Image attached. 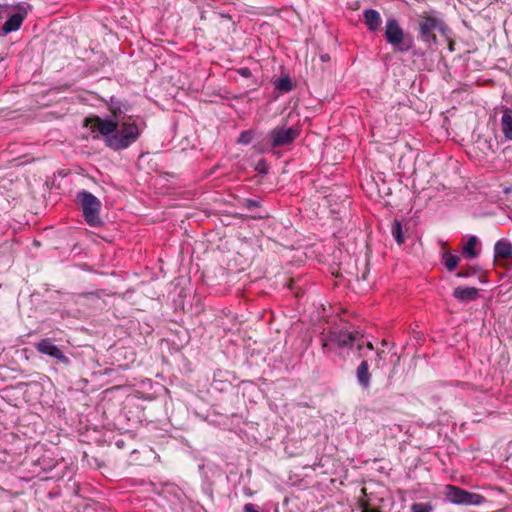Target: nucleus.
Masks as SVG:
<instances>
[{"instance_id": "obj_27", "label": "nucleus", "mask_w": 512, "mask_h": 512, "mask_svg": "<svg viewBox=\"0 0 512 512\" xmlns=\"http://www.w3.org/2000/svg\"><path fill=\"white\" fill-rule=\"evenodd\" d=\"M238 74L244 78L252 77V72L248 67H241L237 70Z\"/></svg>"}, {"instance_id": "obj_22", "label": "nucleus", "mask_w": 512, "mask_h": 512, "mask_svg": "<svg viewBox=\"0 0 512 512\" xmlns=\"http://www.w3.org/2000/svg\"><path fill=\"white\" fill-rule=\"evenodd\" d=\"M254 135V130H244L240 133L237 143L242 145H248L253 141Z\"/></svg>"}, {"instance_id": "obj_5", "label": "nucleus", "mask_w": 512, "mask_h": 512, "mask_svg": "<svg viewBox=\"0 0 512 512\" xmlns=\"http://www.w3.org/2000/svg\"><path fill=\"white\" fill-rule=\"evenodd\" d=\"M299 135L300 129L296 126H276L267 133L265 139L255 144L254 148L262 153L271 151L292 144Z\"/></svg>"}, {"instance_id": "obj_15", "label": "nucleus", "mask_w": 512, "mask_h": 512, "mask_svg": "<svg viewBox=\"0 0 512 512\" xmlns=\"http://www.w3.org/2000/svg\"><path fill=\"white\" fill-rule=\"evenodd\" d=\"M501 130L507 140L512 141V110L506 108L501 117Z\"/></svg>"}, {"instance_id": "obj_6", "label": "nucleus", "mask_w": 512, "mask_h": 512, "mask_svg": "<svg viewBox=\"0 0 512 512\" xmlns=\"http://www.w3.org/2000/svg\"><path fill=\"white\" fill-rule=\"evenodd\" d=\"M76 200L81 206L85 222L91 227H101L104 222L100 217L101 201L87 190H81L76 195Z\"/></svg>"}, {"instance_id": "obj_20", "label": "nucleus", "mask_w": 512, "mask_h": 512, "mask_svg": "<svg viewBox=\"0 0 512 512\" xmlns=\"http://www.w3.org/2000/svg\"><path fill=\"white\" fill-rule=\"evenodd\" d=\"M275 88L281 92H290L293 88L292 80L289 76L278 78L274 82Z\"/></svg>"}, {"instance_id": "obj_9", "label": "nucleus", "mask_w": 512, "mask_h": 512, "mask_svg": "<svg viewBox=\"0 0 512 512\" xmlns=\"http://www.w3.org/2000/svg\"><path fill=\"white\" fill-rule=\"evenodd\" d=\"M481 252V243L477 236L471 235L462 246L464 258L472 260L477 258Z\"/></svg>"}, {"instance_id": "obj_35", "label": "nucleus", "mask_w": 512, "mask_h": 512, "mask_svg": "<svg viewBox=\"0 0 512 512\" xmlns=\"http://www.w3.org/2000/svg\"><path fill=\"white\" fill-rule=\"evenodd\" d=\"M117 445H118L119 447H120V446H122L121 441H118V442H117Z\"/></svg>"}, {"instance_id": "obj_12", "label": "nucleus", "mask_w": 512, "mask_h": 512, "mask_svg": "<svg viewBox=\"0 0 512 512\" xmlns=\"http://www.w3.org/2000/svg\"><path fill=\"white\" fill-rule=\"evenodd\" d=\"M364 23L369 32H377L381 29L382 18L380 13L375 9H365L363 11Z\"/></svg>"}, {"instance_id": "obj_31", "label": "nucleus", "mask_w": 512, "mask_h": 512, "mask_svg": "<svg viewBox=\"0 0 512 512\" xmlns=\"http://www.w3.org/2000/svg\"><path fill=\"white\" fill-rule=\"evenodd\" d=\"M362 512H381L378 508H373L368 505L362 508Z\"/></svg>"}, {"instance_id": "obj_19", "label": "nucleus", "mask_w": 512, "mask_h": 512, "mask_svg": "<svg viewBox=\"0 0 512 512\" xmlns=\"http://www.w3.org/2000/svg\"><path fill=\"white\" fill-rule=\"evenodd\" d=\"M461 505H473V506H479L483 504L486 499L484 496L469 492L467 490L464 491L463 498H461Z\"/></svg>"}, {"instance_id": "obj_24", "label": "nucleus", "mask_w": 512, "mask_h": 512, "mask_svg": "<svg viewBox=\"0 0 512 512\" xmlns=\"http://www.w3.org/2000/svg\"><path fill=\"white\" fill-rule=\"evenodd\" d=\"M434 509L430 502H419L411 505V512H432Z\"/></svg>"}, {"instance_id": "obj_11", "label": "nucleus", "mask_w": 512, "mask_h": 512, "mask_svg": "<svg viewBox=\"0 0 512 512\" xmlns=\"http://www.w3.org/2000/svg\"><path fill=\"white\" fill-rule=\"evenodd\" d=\"M452 295L461 303H469L479 297V289L475 287L458 286L453 290Z\"/></svg>"}, {"instance_id": "obj_29", "label": "nucleus", "mask_w": 512, "mask_h": 512, "mask_svg": "<svg viewBox=\"0 0 512 512\" xmlns=\"http://www.w3.org/2000/svg\"><path fill=\"white\" fill-rule=\"evenodd\" d=\"M384 360V351H377L376 352V357H375V362H376V365L379 366L380 364V361Z\"/></svg>"}, {"instance_id": "obj_25", "label": "nucleus", "mask_w": 512, "mask_h": 512, "mask_svg": "<svg viewBox=\"0 0 512 512\" xmlns=\"http://www.w3.org/2000/svg\"><path fill=\"white\" fill-rule=\"evenodd\" d=\"M241 205L247 210H252L253 208L260 207V201L256 199L245 198L241 201Z\"/></svg>"}, {"instance_id": "obj_34", "label": "nucleus", "mask_w": 512, "mask_h": 512, "mask_svg": "<svg viewBox=\"0 0 512 512\" xmlns=\"http://www.w3.org/2000/svg\"><path fill=\"white\" fill-rule=\"evenodd\" d=\"M117 445H118L119 447H120V446H122L121 441H118V442H117Z\"/></svg>"}, {"instance_id": "obj_2", "label": "nucleus", "mask_w": 512, "mask_h": 512, "mask_svg": "<svg viewBox=\"0 0 512 512\" xmlns=\"http://www.w3.org/2000/svg\"><path fill=\"white\" fill-rule=\"evenodd\" d=\"M436 32L446 36L449 27L435 10L423 12L417 17V38L428 48L438 44Z\"/></svg>"}, {"instance_id": "obj_8", "label": "nucleus", "mask_w": 512, "mask_h": 512, "mask_svg": "<svg viewBox=\"0 0 512 512\" xmlns=\"http://www.w3.org/2000/svg\"><path fill=\"white\" fill-rule=\"evenodd\" d=\"M35 349L41 354H45L56 359L61 364L68 366L71 363L69 357H67L63 351L56 346L52 339L44 338L35 344Z\"/></svg>"}, {"instance_id": "obj_33", "label": "nucleus", "mask_w": 512, "mask_h": 512, "mask_svg": "<svg viewBox=\"0 0 512 512\" xmlns=\"http://www.w3.org/2000/svg\"><path fill=\"white\" fill-rule=\"evenodd\" d=\"M85 295H95L94 292L86 293Z\"/></svg>"}, {"instance_id": "obj_26", "label": "nucleus", "mask_w": 512, "mask_h": 512, "mask_svg": "<svg viewBox=\"0 0 512 512\" xmlns=\"http://www.w3.org/2000/svg\"><path fill=\"white\" fill-rule=\"evenodd\" d=\"M256 170L260 173V174H267V165H266V162L265 160H260L258 163H257V166H256Z\"/></svg>"}, {"instance_id": "obj_1", "label": "nucleus", "mask_w": 512, "mask_h": 512, "mask_svg": "<svg viewBox=\"0 0 512 512\" xmlns=\"http://www.w3.org/2000/svg\"><path fill=\"white\" fill-rule=\"evenodd\" d=\"M127 120L116 123L94 115L84 119V126L89 127L91 133L101 136L108 149L121 152L135 144L146 128V123L142 118H128Z\"/></svg>"}, {"instance_id": "obj_18", "label": "nucleus", "mask_w": 512, "mask_h": 512, "mask_svg": "<svg viewBox=\"0 0 512 512\" xmlns=\"http://www.w3.org/2000/svg\"><path fill=\"white\" fill-rule=\"evenodd\" d=\"M442 261L447 271L453 272L459 265L461 258L457 254H453L450 251H445L442 254Z\"/></svg>"}, {"instance_id": "obj_32", "label": "nucleus", "mask_w": 512, "mask_h": 512, "mask_svg": "<svg viewBox=\"0 0 512 512\" xmlns=\"http://www.w3.org/2000/svg\"><path fill=\"white\" fill-rule=\"evenodd\" d=\"M2 10H3V7L0 5V13H2ZM2 16V14H0V17Z\"/></svg>"}, {"instance_id": "obj_7", "label": "nucleus", "mask_w": 512, "mask_h": 512, "mask_svg": "<svg viewBox=\"0 0 512 512\" xmlns=\"http://www.w3.org/2000/svg\"><path fill=\"white\" fill-rule=\"evenodd\" d=\"M106 104L110 115L101 117V119H110L117 123L128 121V118H140L139 116L128 114L131 110V105L128 103V101L121 100L115 96H111Z\"/></svg>"}, {"instance_id": "obj_28", "label": "nucleus", "mask_w": 512, "mask_h": 512, "mask_svg": "<svg viewBox=\"0 0 512 512\" xmlns=\"http://www.w3.org/2000/svg\"><path fill=\"white\" fill-rule=\"evenodd\" d=\"M244 512H259L258 506L253 503H246L243 507Z\"/></svg>"}, {"instance_id": "obj_21", "label": "nucleus", "mask_w": 512, "mask_h": 512, "mask_svg": "<svg viewBox=\"0 0 512 512\" xmlns=\"http://www.w3.org/2000/svg\"><path fill=\"white\" fill-rule=\"evenodd\" d=\"M481 270V267L478 265H467L465 269H462L456 273V277L468 278L470 276L478 275Z\"/></svg>"}, {"instance_id": "obj_30", "label": "nucleus", "mask_w": 512, "mask_h": 512, "mask_svg": "<svg viewBox=\"0 0 512 512\" xmlns=\"http://www.w3.org/2000/svg\"><path fill=\"white\" fill-rule=\"evenodd\" d=\"M409 52H411L412 56L416 57H421L424 55V53L420 49H416L415 46Z\"/></svg>"}, {"instance_id": "obj_10", "label": "nucleus", "mask_w": 512, "mask_h": 512, "mask_svg": "<svg viewBox=\"0 0 512 512\" xmlns=\"http://www.w3.org/2000/svg\"><path fill=\"white\" fill-rule=\"evenodd\" d=\"M477 149L485 156L493 155L499 149V142L496 138L479 136L476 140Z\"/></svg>"}, {"instance_id": "obj_17", "label": "nucleus", "mask_w": 512, "mask_h": 512, "mask_svg": "<svg viewBox=\"0 0 512 512\" xmlns=\"http://www.w3.org/2000/svg\"><path fill=\"white\" fill-rule=\"evenodd\" d=\"M407 230L408 229L404 227L399 220L394 219L391 226V233L398 245H401L405 242V234Z\"/></svg>"}, {"instance_id": "obj_14", "label": "nucleus", "mask_w": 512, "mask_h": 512, "mask_svg": "<svg viewBox=\"0 0 512 512\" xmlns=\"http://www.w3.org/2000/svg\"><path fill=\"white\" fill-rule=\"evenodd\" d=\"M357 382L363 390H366L371 385V373L369 372V365L367 360H363L356 369Z\"/></svg>"}, {"instance_id": "obj_3", "label": "nucleus", "mask_w": 512, "mask_h": 512, "mask_svg": "<svg viewBox=\"0 0 512 512\" xmlns=\"http://www.w3.org/2000/svg\"><path fill=\"white\" fill-rule=\"evenodd\" d=\"M323 351L329 352L333 346L339 348H357L361 352L364 348L373 351L374 347L371 342H365L364 335L359 331H348L342 329H335L323 335L321 338Z\"/></svg>"}, {"instance_id": "obj_16", "label": "nucleus", "mask_w": 512, "mask_h": 512, "mask_svg": "<svg viewBox=\"0 0 512 512\" xmlns=\"http://www.w3.org/2000/svg\"><path fill=\"white\" fill-rule=\"evenodd\" d=\"M464 489L454 485H446L445 496L446 499L456 505H461V498L464 495Z\"/></svg>"}, {"instance_id": "obj_4", "label": "nucleus", "mask_w": 512, "mask_h": 512, "mask_svg": "<svg viewBox=\"0 0 512 512\" xmlns=\"http://www.w3.org/2000/svg\"><path fill=\"white\" fill-rule=\"evenodd\" d=\"M383 36L396 53H407L415 46L414 37L406 32L399 20L393 16L386 19Z\"/></svg>"}, {"instance_id": "obj_13", "label": "nucleus", "mask_w": 512, "mask_h": 512, "mask_svg": "<svg viewBox=\"0 0 512 512\" xmlns=\"http://www.w3.org/2000/svg\"><path fill=\"white\" fill-rule=\"evenodd\" d=\"M26 17V13L16 12L12 14L3 24L2 26V34L7 35L13 31H17L22 25L24 19Z\"/></svg>"}, {"instance_id": "obj_23", "label": "nucleus", "mask_w": 512, "mask_h": 512, "mask_svg": "<svg viewBox=\"0 0 512 512\" xmlns=\"http://www.w3.org/2000/svg\"><path fill=\"white\" fill-rule=\"evenodd\" d=\"M36 464L39 465L43 471H50L56 465L55 461L52 458L46 456L39 458Z\"/></svg>"}]
</instances>
